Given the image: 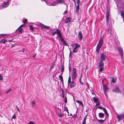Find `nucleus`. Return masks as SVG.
Segmentation results:
<instances>
[{"instance_id":"338daca9","label":"nucleus","mask_w":124,"mask_h":124,"mask_svg":"<svg viewBox=\"0 0 124 124\" xmlns=\"http://www.w3.org/2000/svg\"><path fill=\"white\" fill-rule=\"evenodd\" d=\"M108 30H109V29H108Z\"/></svg>"},{"instance_id":"5701e85b","label":"nucleus","mask_w":124,"mask_h":124,"mask_svg":"<svg viewBox=\"0 0 124 124\" xmlns=\"http://www.w3.org/2000/svg\"><path fill=\"white\" fill-rule=\"evenodd\" d=\"M60 113H59L58 112L57 113V116H58L60 117H61L63 116V114Z\"/></svg>"},{"instance_id":"052dcab7","label":"nucleus","mask_w":124,"mask_h":124,"mask_svg":"<svg viewBox=\"0 0 124 124\" xmlns=\"http://www.w3.org/2000/svg\"><path fill=\"white\" fill-rule=\"evenodd\" d=\"M73 0V1L74 2V3L75 5H76V3L75 0Z\"/></svg>"},{"instance_id":"e433bc0d","label":"nucleus","mask_w":124,"mask_h":124,"mask_svg":"<svg viewBox=\"0 0 124 124\" xmlns=\"http://www.w3.org/2000/svg\"><path fill=\"white\" fill-rule=\"evenodd\" d=\"M80 1V0H77V4H78V5H79Z\"/></svg>"},{"instance_id":"58836bf2","label":"nucleus","mask_w":124,"mask_h":124,"mask_svg":"<svg viewBox=\"0 0 124 124\" xmlns=\"http://www.w3.org/2000/svg\"><path fill=\"white\" fill-rule=\"evenodd\" d=\"M64 101L65 103H66L67 102V98L66 97L64 99Z\"/></svg>"},{"instance_id":"8fccbe9b","label":"nucleus","mask_w":124,"mask_h":124,"mask_svg":"<svg viewBox=\"0 0 124 124\" xmlns=\"http://www.w3.org/2000/svg\"><path fill=\"white\" fill-rule=\"evenodd\" d=\"M60 38V39H61V40H62V41H64L63 38H62V37H61V38Z\"/></svg>"},{"instance_id":"49530a36","label":"nucleus","mask_w":124,"mask_h":124,"mask_svg":"<svg viewBox=\"0 0 124 124\" xmlns=\"http://www.w3.org/2000/svg\"><path fill=\"white\" fill-rule=\"evenodd\" d=\"M29 28L31 30H32L33 29V28L31 25L30 26Z\"/></svg>"},{"instance_id":"c85d7f7f","label":"nucleus","mask_w":124,"mask_h":124,"mask_svg":"<svg viewBox=\"0 0 124 124\" xmlns=\"http://www.w3.org/2000/svg\"><path fill=\"white\" fill-rule=\"evenodd\" d=\"M56 113L58 112L59 113H61V111H62V110L60 108H57L56 109Z\"/></svg>"},{"instance_id":"2f4dec72","label":"nucleus","mask_w":124,"mask_h":124,"mask_svg":"<svg viewBox=\"0 0 124 124\" xmlns=\"http://www.w3.org/2000/svg\"><path fill=\"white\" fill-rule=\"evenodd\" d=\"M56 33L58 34V35H60V34H61L60 31H59L58 30H56Z\"/></svg>"},{"instance_id":"a211bd4d","label":"nucleus","mask_w":124,"mask_h":124,"mask_svg":"<svg viewBox=\"0 0 124 124\" xmlns=\"http://www.w3.org/2000/svg\"><path fill=\"white\" fill-rule=\"evenodd\" d=\"M109 16V15L108 11H107L106 13V17L107 19V23H108L109 21L108 17Z\"/></svg>"},{"instance_id":"0eeeda50","label":"nucleus","mask_w":124,"mask_h":124,"mask_svg":"<svg viewBox=\"0 0 124 124\" xmlns=\"http://www.w3.org/2000/svg\"><path fill=\"white\" fill-rule=\"evenodd\" d=\"M78 38L79 40L81 41L83 39V36L82 33L81 31H79L78 33Z\"/></svg>"},{"instance_id":"de8ad7c7","label":"nucleus","mask_w":124,"mask_h":124,"mask_svg":"<svg viewBox=\"0 0 124 124\" xmlns=\"http://www.w3.org/2000/svg\"><path fill=\"white\" fill-rule=\"evenodd\" d=\"M62 70L61 71L62 72L64 70V68L63 66H62V67L61 68Z\"/></svg>"},{"instance_id":"3c124183","label":"nucleus","mask_w":124,"mask_h":124,"mask_svg":"<svg viewBox=\"0 0 124 124\" xmlns=\"http://www.w3.org/2000/svg\"><path fill=\"white\" fill-rule=\"evenodd\" d=\"M58 37H59L60 38H61V37H62V34H60V35H58Z\"/></svg>"},{"instance_id":"774afa93","label":"nucleus","mask_w":124,"mask_h":124,"mask_svg":"<svg viewBox=\"0 0 124 124\" xmlns=\"http://www.w3.org/2000/svg\"><path fill=\"white\" fill-rule=\"evenodd\" d=\"M77 111H76V112H77Z\"/></svg>"},{"instance_id":"2eb2a0df","label":"nucleus","mask_w":124,"mask_h":124,"mask_svg":"<svg viewBox=\"0 0 124 124\" xmlns=\"http://www.w3.org/2000/svg\"><path fill=\"white\" fill-rule=\"evenodd\" d=\"M98 116L100 118H102L104 117V113L100 112L99 113Z\"/></svg>"},{"instance_id":"39448f33","label":"nucleus","mask_w":124,"mask_h":124,"mask_svg":"<svg viewBox=\"0 0 124 124\" xmlns=\"http://www.w3.org/2000/svg\"><path fill=\"white\" fill-rule=\"evenodd\" d=\"M106 55L105 53L103 52L101 54L100 59L101 61H104L105 60Z\"/></svg>"},{"instance_id":"a18cd8bd","label":"nucleus","mask_w":124,"mask_h":124,"mask_svg":"<svg viewBox=\"0 0 124 124\" xmlns=\"http://www.w3.org/2000/svg\"><path fill=\"white\" fill-rule=\"evenodd\" d=\"M101 68H100L99 70V72H100L101 71L103 70V68L102 67H100Z\"/></svg>"},{"instance_id":"aec40b11","label":"nucleus","mask_w":124,"mask_h":124,"mask_svg":"<svg viewBox=\"0 0 124 124\" xmlns=\"http://www.w3.org/2000/svg\"><path fill=\"white\" fill-rule=\"evenodd\" d=\"M111 82L112 83H115L116 81V77L112 78Z\"/></svg>"},{"instance_id":"bf43d9fd","label":"nucleus","mask_w":124,"mask_h":124,"mask_svg":"<svg viewBox=\"0 0 124 124\" xmlns=\"http://www.w3.org/2000/svg\"><path fill=\"white\" fill-rule=\"evenodd\" d=\"M98 108L100 109H102V108L101 107H98Z\"/></svg>"},{"instance_id":"f8f14e48","label":"nucleus","mask_w":124,"mask_h":124,"mask_svg":"<svg viewBox=\"0 0 124 124\" xmlns=\"http://www.w3.org/2000/svg\"><path fill=\"white\" fill-rule=\"evenodd\" d=\"M40 26H41L43 28H44L45 29H49V26H46L45 25L41 23L40 24Z\"/></svg>"},{"instance_id":"bb28decb","label":"nucleus","mask_w":124,"mask_h":124,"mask_svg":"<svg viewBox=\"0 0 124 124\" xmlns=\"http://www.w3.org/2000/svg\"><path fill=\"white\" fill-rule=\"evenodd\" d=\"M102 109L104 112L107 115H108L106 109L105 108H103Z\"/></svg>"},{"instance_id":"a878e982","label":"nucleus","mask_w":124,"mask_h":124,"mask_svg":"<svg viewBox=\"0 0 124 124\" xmlns=\"http://www.w3.org/2000/svg\"><path fill=\"white\" fill-rule=\"evenodd\" d=\"M121 16L123 19V21L124 22V11H122L121 13Z\"/></svg>"},{"instance_id":"a19ab883","label":"nucleus","mask_w":124,"mask_h":124,"mask_svg":"<svg viewBox=\"0 0 124 124\" xmlns=\"http://www.w3.org/2000/svg\"><path fill=\"white\" fill-rule=\"evenodd\" d=\"M7 35L6 34H0V37H1L2 36H5Z\"/></svg>"},{"instance_id":"4be33fe9","label":"nucleus","mask_w":124,"mask_h":124,"mask_svg":"<svg viewBox=\"0 0 124 124\" xmlns=\"http://www.w3.org/2000/svg\"><path fill=\"white\" fill-rule=\"evenodd\" d=\"M31 104L32 107H34L36 106V103L33 101H32L31 102Z\"/></svg>"},{"instance_id":"f3484780","label":"nucleus","mask_w":124,"mask_h":124,"mask_svg":"<svg viewBox=\"0 0 124 124\" xmlns=\"http://www.w3.org/2000/svg\"><path fill=\"white\" fill-rule=\"evenodd\" d=\"M52 36H54L56 33V30L54 31V30H51L50 31Z\"/></svg>"},{"instance_id":"e2e57ef3","label":"nucleus","mask_w":124,"mask_h":124,"mask_svg":"<svg viewBox=\"0 0 124 124\" xmlns=\"http://www.w3.org/2000/svg\"><path fill=\"white\" fill-rule=\"evenodd\" d=\"M66 11H65L64 12V14H65L66 13Z\"/></svg>"},{"instance_id":"c03bdc74","label":"nucleus","mask_w":124,"mask_h":124,"mask_svg":"<svg viewBox=\"0 0 124 124\" xmlns=\"http://www.w3.org/2000/svg\"><path fill=\"white\" fill-rule=\"evenodd\" d=\"M59 77L60 78V79L62 81L63 80V79L62 78V77L61 76H59Z\"/></svg>"},{"instance_id":"f704fd0d","label":"nucleus","mask_w":124,"mask_h":124,"mask_svg":"<svg viewBox=\"0 0 124 124\" xmlns=\"http://www.w3.org/2000/svg\"><path fill=\"white\" fill-rule=\"evenodd\" d=\"M99 101H98L97 102H96V104L95 105V106L97 107L99 106L100 104V103L99 102Z\"/></svg>"},{"instance_id":"13d9d810","label":"nucleus","mask_w":124,"mask_h":124,"mask_svg":"<svg viewBox=\"0 0 124 124\" xmlns=\"http://www.w3.org/2000/svg\"><path fill=\"white\" fill-rule=\"evenodd\" d=\"M65 110L67 111H68V109L67 108H65Z\"/></svg>"},{"instance_id":"f03ea898","label":"nucleus","mask_w":124,"mask_h":124,"mask_svg":"<svg viewBox=\"0 0 124 124\" xmlns=\"http://www.w3.org/2000/svg\"><path fill=\"white\" fill-rule=\"evenodd\" d=\"M68 83V84H70V87H74L76 85L74 81H71L70 77H69V78Z\"/></svg>"},{"instance_id":"69168bd1","label":"nucleus","mask_w":124,"mask_h":124,"mask_svg":"<svg viewBox=\"0 0 124 124\" xmlns=\"http://www.w3.org/2000/svg\"><path fill=\"white\" fill-rule=\"evenodd\" d=\"M35 57V56H33V57Z\"/></svg>"},{"instance_id":"4c0bfd02","label":"nucleus","mask_w":124,"mask_h":124,"mask_svg":"<svg viewBox=\"0 0 124 124\" xmlns=\"http://www.w3.org/2000/svg\"><path fill=\"white\" fill-rule=\"evenodd\" d=\"M27 21V19H25L23 21V22L24 23H26Z\"/></svg>"},{"instance_id":"473e14b6","label":"nucleus","mask_w":124,"mask_h":124,"mask_svg":"<svg viewBox=\"0 0 124 124\" xmlns=\"http://www.w3.org/2000/svg\"><path fill=\"white\" fill-rule=\"evenodd\" d=\"M12 90L11 89H9L6 92V94H7V93H9V92Z\"/></svg>"},{"instance_id":"864d4df0","label":"nucleus","mask_w":124,"mask_h":124,"mask_svg":"<svg viewBox=\"0 0 124 124\" xmlns=\"http://www.w3.org/2000/svg\"><path fill=\"white\" fill-rule=\"evenodd\" d=\"M86 85H87V87L88 88H89V85L88 84V83H87L86 82Z\"/></svg>"},{"instance_id":"9b49d317","label":"nucleus","mask_w":124,"mask_h":124,"mask_svg":"<svg viewBox=\"0 0 124 124\" xmlns=\"http://www.w3.org/2000/svg\"><path fill=\"white\" fill-rule=\"evenodd\" d=\"M124 116V114H122L119 115L117 114V117L118 119V120H120Z\"/></svg>"},{"instance_id":"09e8293b","label":"nucleus","mask_w":124,"mask_h":124,"mask_svg":"<svg viewBox=\"0 0 124 124\" xmlns=\"http://www.w3.org/2000/svg\"><path fill=\"white\" fill-rule=\"evenodd\" d=\"M24 26V24H22L19 27V28H21L22 27H23Z\"/></svg>"},{"instance_id":"1a4fd4ad","label":"nucleus","mask_w":124,"mask_h":124,"mask_svg":"<svg viewBox=\"0 0 124 124\" xmlns=\"http://www.w3.org/2000/svg\"><path fill=\"white\" fill-rule=\"evenodd\" d=\"M108 89V86L105 85H103V89L105 94L107 92V90Z\"/></svg>"},{"instance_id":"0e129e2a","label":"nucleus","mask_w":124,"mask_h":124,"mask_svg":"<svg viewBox=\"0 0 124 124\" xmlns=\"http://www.w3.org/2000/svg\"><path fill=\"white\" fill-rule=\"evenodd\" d=\"M42 1H44L46 3V1L45 0H41Z\"/></svg>"},{"instance_id":"6ab92c4d","label":"nucleus","mask_w":124,"mask_h":124,"mask_svg":"<svg viewBox=\"0 0 124 124\" xmlns=\"http://www.w3.org/2000/svg\"><path fill=\"white\" fill-rule=\"evenodd\" d=\"M103 61H101L99 64V67H103L104 65V64L103 62Z\"/></svg>"},{"instance_id":"b1692460","label":"nucleus","mask_w":124,"mask_h":124,"mask_svg":"<svg viewBox=\"0 0 124 124\" xmlns=\"http://www.w3.org/2000/svg\"><path fill=\"white\" fill-rule=\"evenodd\" d=\"M7 41V40L4 39H3L0 41V42H1L2 43H5Z\"/></svg>"},{"instance_id":"4468645a","label":"nucleus","mask_w":124,"mask_h":124,"mask_svg":"<svg viewBox=\"0 0 124 124\" xmlns=\"http://www.w3.org/2000/svg\"><path fill=\"white\" fill-rule=\"evenodd\" d=\"M79 5H77L76 7V11L77 12V14H79Z\"/></svg>"},{"instance_id":"6e6552de","label":"nucleus","mask_w":124,"mask_h":124,"mask_svg":"<svg viewBox=\"0 0 124 124\" xmlns=\"http://www.w3.org/2000/svg\"><path fill=\"white\" fill-rule=\"evenodd\" d=\"M117 49L120 54V55L122 57L123 56V49L120 47H118Z\"/></svg>"},{"instance_id":"7c9ffc66","label":"nucleus","mask_w":124,"mask_h":124,"mask_svg":"<svg viewBox=\"0 0 124 124\" xmlns=\"http://www.w3.org/2000/svg\"><path fill=\"white\" fill-rule=\"evenodd\" d=\"M105 121V120L102 119H100L98 120V122L100 123H103Z\"/></svg>"},{"instance_id":"680f3d73","label":"nucleus","mask_w":124,"mask_h":124,"mask_svg":"<svg viewBox=\"0 0 124 124\" xmlns=\"http://www.w3.org/2000/svg\"><path fill=\"white\" fill-rule=\"evenodd\" d=\"M77 116V114L76 113L75 114H74V116Z\"/></svg>"},{"instance_id":"20e7f679","label":"nucleus","mask_w":124,"mask_h":124,"mask_svg":"<svg viewBox=\"0 0 124 124\" xmlns=\"http://www.w3.org/2000/svg\"><path fill=\"white\" fill-rule=\"evenodd\" d=\"M76 69L74 68L72 70V80H74L77 76V74L76 73Z\"/></svg>"},{"instance_id":"603ef678","label":"nucleus","mask_w":124,"mask_h":124,"mask_svg":"<svg viewBox=\"0 0 124 124\" xmlns=\"http://www.w3.org/2000/svg\"><path fill=\"white\" fill-rule=\"evenodd\" d=\"M62 94H65V92H64V91L62 89Z\"/></svg>"},{"instance_id":"7ed1b4c3","label":"nucleus","mask_w":124,"mask_h":124,"mask_svg":"<svg viewBox=\"0 0 124 124\" xmlns=\"http://www.w3.org/2000/svg\"><path fill=\"white\" fill-rule=\"evenodd\" d=\"M75 47L73 49V53H76L78 51L79 48L80 47V45L76 43L75 44Z\"/></svg>"},{"instance_id":"4d7b16f0","label":"nucleus","mask_w":124,"mask_h":124,"mask_svg":"<svg viewBox=\"0 0 124 124\" xmlns=\"http://www.w3.org/2000/svg\"><path fill=\"white\" fill-rule=\"evenodd\" d=\"M16 108L17 111H20V110L17 106L16 107Z\"/></svg>"},{"instance_id":"79ce46f5","label":"nucleus","mask_w":124,"mask_h":124,"mask_svg":"<svg viewBox=\"0 0 124 124\" xmlns=\"http://www.w3.org/2000/svg\"><path fill=\"white\" fill-rule=\"evenodd\" d=\"M71 52L70 51V53L69 54V57L70 58H71Z\"/></svg>"},{"instance_id":"37998d69","label":"nucleus","mask_w":124,"mask_h":124,"mask_svg":"<svg viewBox=\"0 0 124 124\" xmlns=\"http://www.w3.org/2000/svg\"><path fill=\"white\" fill-rule=\"evenodd\" d=\"M12 118H13L14 119H16V116L15 114H14V115H13V116L12 117Z\"/></svg>"},{"instance_id":"ddd939ff","label":"nucleus","mask_w":124,"mask_h":124,"mask_svg":"<svg viewBox=\"0 0 124 124\" xmlns=\"http://www.w3.org/2000/svg\"><path fill=\"white\" fill-rule=\"evenodd\" d=\"M71 21V19L70 17H68L66 18L65 22L66 23L70 22Z\"/></svg>"},{"instance_id":"dca6fc26","label":"nucleus","mask_w":124,"mask_h":124,"mask_svg":"<svg viewBox=\"0 0 124 124\" xmlns=\"http://www.w3.org/2000/svg\"><path fill=\"white\" fill-rule=\"evenodd\" d=\"M76 102L79 104V105H81L82 108L83 107V102L81 101H79L76 100Z\"/></svg>"},{"instance_id":"6e6d98bb","label":"nucleus","mask_w":124,"mask_h":124,"mask_svg":"<svg viewBox=\"0 0 124 124\" xmlns=\"http://www.w3.org/2000/svg\"><path fill=\"white\" fill-rule=\"evenodd\" d=\"M64 96H65V94H62V97L63 98H64Z\"/></svg>"},{"instance_id":"393cba45","label":"nucleus","mask_w":124,"mask_h":124,"mask_svg":"<svg viewBox=\"0 0 124 124\" xmlns=\"http://www.w3.org/2000/svg\"><path fill=\"white\" fill-rule=\"evenodd\" d=\"M17 30L18 31L19 33L20 34H21L22 33V29L21 28H19V27Z\"/></svg>"},{"instance_id":"5fc2aeb1","label":"nucleus","mask_w":124,"mask_h":124,"mask_svg":"<svg viewBox=\"0 0 124 124\" xmlns=\"http://www.w3.org/2000/svg\"><path fill=\"white\" fill-rule=\"evenodd\" d=\"M3 80L2 77L0 75V80Z\"/></svg>"},{"instance_id":"f257e3e1","label":"nucleus","mask_w":124,"mask_h":124,"mask_svg":"<svg viewBox=\"0 0 124 124\" xmlns=\"http://www.w3.org/2000/svg\"><path fill=\"white\" fill-rule=\"evenodd\" d=\"M103 43V42L102 39H100L96 47V51L98 53H99L100 49L102 46Z\"/></svg>"},{"instance_id":"ea45409f","label":"nucleus","mask_w":124,"mask_h":124,"mask_svg":"<svg viewBox=\"0 0 124 124\" xmlns=\"http://www.w3.org/2000/svg\"><path fill=\"white\" fill-rule=\"evenodd\" d=\"M62 42L66 46H67V43H65V41L64 40V41H62Z\"/></svg>"},{"instance_id":"cd10ccee","label":"nucleus","mask_w":124,"mask_h":124,"mask_svg":"<svg viewBox=\"0 0 124 124\" xmlns=\"http://www.w3.org/2000/svg\"><path fill=\"white\" fill-rule=\"evenodd\" d=\"M64 0H57V1L58 2V4L59 3H62V2L64 1Z\"/></svg>"},{"instance_id":"72a5a7b5","label":"nucleus","mask_w":124,"mask_h":124,"mask_svg":"<svg viewBox=\"0 0 124 124\" xmlns=\"http://www.w3.org/2000/svg\"><path fill=\"white\" fill-rule=\"evenodd\" d=\"M86 117H85L83 120L82 124H85V123Z\"/></svg>"},{"instance_id":"423d86ee","label":"nucleus","mask_w":124,"mask_h":124,"mask_svg":"<svg viewBox=\"0 0 124 124\" xmlns=\"http://www.w3.org/2000/svg\"><path fill=\"white\" fill-rule=\"evenodd\" d=\"M9 5V2L8 1L4 2V3L1 5V6L3 7L0 8H3L6 7H8Z\"/></svg>"},{"instance_id":"c756f323","label":"nucleus","mask_w":124,"mask_h":124,"mask_svg":"<svg viewBox=\"0 0 124 124\" xmlns=\"http://www.w3.org/2000/svg\"><path fill=\"white\" fill-rule=\"evenodd\" d=\"M57 4V2L56 1H54L50 5V6H54L55 5Z\"/></svg>"},{"instance_id":"9d476101","label":"nucleus","mask_w":124,"mask_h":124,"mask_svg":"<svg viewBox=\"0 0 124 124\" xmlns=\"http://www.w3.org/2000/svg\"><path fill=\"white\" fill-rule=\"evenodd\" d=\"M113 91L115 92H116L118 93H121V91L120 90L118 87H116L115 89H113Z\"/></svg>"},{"instance_id":"412c9836","label":"nucleus","mask_w":124,"mask_h":124,"mask_svg":"<svg viewBox=\"0 0 124 124\" xmlns=\"http://www.w3.org/2000/svg\"><path fill=\"white\" fill-rule=\"evenodd\" d=\"M93 101L95 103H96L98 101H99V100L98 99L96 98L93 97Z\"/></svg>"},{"instance_id":"c9c22d12","label":"nucleus","mask_w":124,"mask_h":124,"mask_svg":"<svg viewBox=\"0 0 124 124\" xmlns=\"http://www.w3.org/2000/svg\"><path fill=\"white\" fill-rule=\"evenodd\" d=\"M27 124H35L34 122L31 121L27 123Z\"/></svg>"}]
</instances>
